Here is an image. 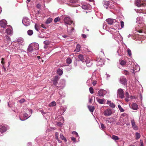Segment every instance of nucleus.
<instances>
[{
	"mask_svg": "<svg viewBox=\"0 0 146 146\" xmlns=\"http://www.w3.org/2000/svg\"><path fill=\"white\" fill-rule=\"evenodd\" d=\"M33 48L32 45L31 44L29 46L27 50V52L29 56H33L37 54L36 52H35Z\"/></svg>",
	"mask_w": 146,
	"mask_h": 146,
	"instance_id": "obj_1",
	"label": "nucleus"
},
{
	"mask_svg": "<svg viewBox=\"0 0 146 146\" xmlns=\"http://www.w3.org/2000/svg\"><path fill=\"white\" fill-rule=\"evenodd\" d=\"M135 4L138 7L144 6L145 5V1L142 0H136Z\"/></svg>",
	"mask_w": 146,
	"mask_h": 146,
	"instance_id": "obj_2",
	"label": "nucleus"
},
{
	"mask_svg": "<svg viewBox=\"0 0 146 146\" xmlns=\"http://www.w3.org/2000/svg\"><path fill=\"white\" fill-rule=\"evenodd\" d=\"M117 95L120 98L122 99L124 98V92L123 89L119 88L117 91Z\"/></svg>",
	"mask_w": 146,
	"mask_h": 146,
	"instance_id": "obj_3",
	"label": "nucleus"
},
{
	"mask_svg": "<svg viewBox=\"0 0 146 146\" xmlns=\"http://www.w3.org/2000/svg\"><path fill=\"white\" fill-rule=\"evenodd\" d=\"M120 82L124 85H127V82L126 79L124 77H121L119 79Z\"/></svg>",
	"mask_w": 146,
	"mask_h": 146,
	"instance_id": "obj_4",
	"label": "nucleus"
},
{
	"mask_svg": "<svg viewBox=\"0 0 146 146\" xmlns=\"http://www.w3.org/2000/svg\"><path fill=\"white\" fill-rule=\"evenodd\" d=\"M112 113L111 110L110 109H108L104 111V114L105 116H109Z\"/></svg>",
	"mask_w": 146,
	"mask_h": 146,
	"instance_id": "obj_5",
	"label": "nucleus"
},
{
	"mask_svg": "<svg viewBox=\"0 0 146 146\" xmlns=\"http://www.w3.org/2000/svg\"><path fill=\"white\" fill-rule=\"evenodd\" d=\"M64 21L66 24L70 25L72 23V22L70 18L68 17H65L64 19Z\"/></svg>",
	"mask_w": 146,
	"mask_h": 146,
	"instance_id": "obj_6",
	"label": "nucleus"
},
{
	"mask_svg": "<svg viewBox=\"0 0 146 146\" xmlns=\"http://www.w3.org/2000/svg\"><path fill=\"white\" fill-rule=\"evenodd\" d=\"M7 25V22L5 20H2L0 21V26L3 28H5Z\"/></svg>",
	"mask_w": 146,
	"mask_h": 146,
	"instance_id": "obj_7",
	"label": "nucleus"
},
{
	"mask_svg": "<svg viewBox=\"0 0 146 146\" xmlns=\"http://www.w3.org/2000/svg\"><path fill=\"white\" fill-rule=\"evenodd\" d=\"M132 127L135 130H137L138 129V127L135 125V123L134 119H132L131 121Z\"/></svg>",
	"mask_w": 146,
	"mask_h": 146,
	"instance_id": "obj_8",
	"label": "nucleus"
},
{
	"mask_svg": "<svg viewBox=\"0 0 146 146\" xmlns=\"http://www.w3.org/2000/svg\"><path fill=\"white\" fill-rule=\"evenodd\" d=\"M106 21L108 23V24L111 25L114 22H116V20L113 19H108L106 20Z\"/></svg>",
	"mask_w": 146,
	"mask_h": 146,
	"instance_id": "obj_9",
	"label": "nucleus"
},
{
	"mask_svg": "<svg viewBox=\"0 0 146 146\" xmlns=\"http://www.w3.org/2000/svg\"><path fill=\"white\" fill-rule=\"evenodd\" d=\"M60 78V77L57 76H55L53 80V83L54 85L56 86L57 85L58 82V80Z\"/></svg>",
	"mask_w": 146,
	"mask_h": 146,
	"instance_id": "obj_10",
	"label": "nucleus"
},
{
	"mask_svg": "<svg viewBox=\"0 0 146 146\" xmlns=\"http://www.w3.org/2000/svg\"><path fill=\"white\" fill-rule=\"evenodd\" d=\"M107 104L109 105L112 108H114L115 107V105L114 103L110 101H107Z\"/></svg>",
	"mask_w": 146,
	"mask_h": 146,
	"instance_id": "obj_11",
	"label": "nucleus"
},
{
	"mask_svg": "<svg viewBox=\"0 0 146 146\" xmlns=\"http://www.w3.org/2000/svg\"><path fill=\"white\" fill-rule=\"evenodd\" d=\"M32 46L34 48V49L35 50H38L39 48V45L37 43H34V44H32Z\"/></svg>",
	"mask_w": 146,
	"mask_h": 146,
	"instance_id": "obj_12",
	"label": "nucleus"
},
{
	"mask_svg": "<svg viewBox=\"0 0 146 146\" xmlns=\"http://www.w3.org/2000/svg\"><path fill=\"white\" fill-rule=\"evenodd\" d=\"M104 90L103 89H100L98 91L97 94V96H104Z\"/></svg>",
	"mask_w": 146,
	"mask_h": 146,
	"instance_id": "obj_13",
	"label": "nucleus"
},
{
	"mask_svg": "<svg viewBox=\"0 0 146 146\" xmlns=\"http://www.w3.org/2000/svg\"><path fill=\"white\" fill-rule=\"evenodd\" d=\"M132 108L134 110H137L138 108V106L136 103H133L132 104Z\"/></svg>",
	"mask_w": 146,
	"mask_h": 146,
	"instance_id": "obj_14",
	"label": "nucleus"
},
{
	"mask_svg": "<svg viewBox=\"0 0 146 146\" xmlns=\"http://www.w3.org/2000/svg\"><path fill=\"white\" fill-rule=\"evenodd\" d=\"M125 96H126V98L125 99V101L127 102H128L129 101V95L128 92H125Z\"/></svg>",
	"mask_w": 146,
	"mask_h": 146,
	"instance_id": "obj_15",
	"label": "nucleus"
},
{
	"mask_svg": "<svg viewBox=\"0 0 146 146\" xmlns=\"http://www.w3.org/2000/svg\"><path fill=\"white\" fill-rule=\"evenodd\" d=\"M78 58L82 62H84V57L81 54H79L78 55Z\"/></svg>",
	"mask_w": 146,
	"mask_h": 146,
	"instance_id": "obj_16",
	"label": "nucleus"
},
{
	"mask_svg": "<svg viewBox=\"0 0 146 146\" xmlns=\"http://www.w3.org/2000/svg\"><path fill=\"white\" fill-rule=\"evenodd\" d=\"M52 21V18H51L50 17L48 18L47 19V20L45 22V23L47 24H50Z\"/></svg>",
	"mask_w": 146,
	"mask_h": 146,
	"instance_id": "obj_17",
	"label": "nucleus"
},
{
	"mask_svg": "<svg viewBox=\"0 0 146 146\" xmlns=\"http://www.w3.org/2000/svg\"><path fill=\"white\" fill-rule=\"evenodd\" d=\"M80 45L79 44H77L76 46V48L75 50H74V51H76V52H78L80 51Z\"/></svg>",
	"mask_w": 146,
	"mask_h": 146,
	"instance_id": "obj_18",
	"label": "nucleus"
},
{
	"mask_svg": "<svg viewBox=\"0 0 146 146\" xmlns=\"http://www.w3.org/2000/svg\"><path fill=\"white\" fill-rule=\"evenodd\" d=\"M88 108L89 110L91 112H93L94 110V107L93 106H88Z\"/></svg>",
	"mask_w": 146,
	"mask_h": 146,
	"instance_id": "obj_19",
	"label": "nucleus"
},
{
	"mask_svg": "<svg viewBox=\"0 0 146 146\" xmlns=\"http://www.w3.org/2000/svg\"><path fill=\"white\" fill-rule=\"evenodd\" d=\"M57 73L60 76L62 75L63 73V71L60 69H58L57 71Z\"/></svg>",
	"mask_w": 146,
	"mask_h": 146,
	"instance_id": "obj_20",
	"label": "nucleus"
},
{
	"mask_svg": "<svg viewBox=\"0 0 146 146\" xmlns=\"http://www.w3.org/2000/svg\"><path fill=\"white\" fill-rule=\"evenodd\" d=\"M111 138L112 139L115 141L119 139V138L118 136L114 135H112Z\"/></svg>",
	"mask_w": 146,
	"mask_h": 146,
	"instance_id": "obj_21",
	"label": "nucleus"
},
{
	"mask_svg": "<svg viewBox=\"0 0 146 146\" xmlns=\"http://www.w3.org/2000/svg\"><path fill=\"white\" fill-rule=\"evenodd\" d=\"M96 99L97 100V101L100 104H103L104 102V100H103L100 99H98L97 98H96Z\"/></svg>",
	"mask_w": 146,
	"mask_h": 146,
	"instance_id": "obj_22",
	"label": "nucleus"
},
{
	"mask_svg": "<svg viewBox=\"0 0 146 146\" xmlns=\"http://www.w3.org/2000/svg\"><path fill=\"white\" fill-rule=\"evenodd\" d=\"M135 136L136 138H135L137 139H139L141 135L138 132L136 133H135Z\"/></svg>",
	"mask_w": 146,
	"mask_h": 146,
	"instance_id": "obj_23",
	"label": "nucleus"
},
{
	"mask_svg": "<svg viewBox=\"0 0 146 146\" xmlns=\"http://www.w3.org/2000/svg\"><path fill=\"white\" fill-rule=\"evenodd\" d=\"M33 33V31L31 30H29L27 31L28 34L29 36L32 35Z\"/></svg>",
	"mask_w": 146,
	"mask_h": 146,
	"instance_id": "obj_24",
	"label": "nucleus"
},
{
	"mask_svg": "<svg viewBox=\"0 0 146 146\" xmlns=\"http://www.w3.org/2000/svg\"><path fill=\"white\" fill-rule=\"evenodd\" d=\"M17 42L19 43L20 44H22L24 42V40L22 39H18L17 40Z\"/></svg>",
	"mask_w": 146,
	"mask_h": 146,
	"instance_id": "obj_25",
	"label": "nucleus"
},
{
	"mask_svg": "<svg viewBox=\"0 0 146 146\" xmlns=\"http://www.w3.org/2000/svg\"><path fill=\"white\" fill-rule=\"evenodd\" d=\"M56 105V103L54 101L52 102L51 103L49 104L50 107L54 106Z\"/></svg>",
	"mask_w": 146,
	"mask_h": 146,
	"instance_id": "obj_26",
	"label": "nucleus"
},
{
	"mask_svg": "<svg viewBox=\"0 0 146 146\" xmlns=\"http://www.w3.org/2000/svg\"><path fill=\"white\" fill-rule=\"evenodd\" d=\"M103 61V60L101 59H98L97 60V61L98 62V64H99V65H102V62Z\"/></svg>",
	"mask_w": 146,
	"mask_h": 146,
	"instance_id": "obj_27",
	"label": "nucleus"
},
{
	"mask_svg": "<svg viewBox=\"0 0 146 146\" xmlns=\"http://www.w3.org/2000/svg\"><path fill=\"white\" fill-rule=\"evenodd\" d=\"M122 73L125 75L129 74V72L127 70H124L122 71Z\"/></svg>",
	"mask_w": 146,
	"mask_h": 146,
	"instance_id": "obj_28",
	"label": "nucleus"
},
{
	"mask_svg": "<svg viewBox=\"0 0 146 146\" xmlns=\"http://www.w3.org/2000/svg\"><path fill=\"white\" fill-rule=\"evenodd\" d=\"M72 62V60L70 58H68L67 59L66 63L68 64H70Z\"/></svg>",
	"mask_w": 146,
	"mask_h": 146,
	"instance_id": "obj_29",
	"label": "nucleus"
},
{
	"mask_svg": "<svg viewBox=\"0 0 146 146\" xmlns=\"http://www.w3.org/2000/svg\"><path fill=\"white\" fill-rule=\"evenodd\" d=\"M118 106L121 112H122L124 111V110L121 108L120 105H118Z\"/></svg>",
	"mask_w": 146,
	"mask_h": 146,
	"instance_id": "obj_30",
	"label": "nucleus"
},
{
	"mask_svg": "<svg viewBox=\"0 0 146 146\" xmlns=\"http://www.w3.org/2000/svg\"><path fill=\"white\" fill-rule=\"evenodd\" d=\"M60 138L64 140V141H66V138L62 135L60 134Z\"/></svg>",
	"mask_w": 146,
	"mask_h": 146,
	"instance_id": "obj_31",
	"label": "nucleus"
},
{
	"mask_svg": "<svg viewBox=\"0 0 146 146\" xmlns=\"http://www.w3.org/2000/svg\"><path fill=\"white\" fill-rule=\"evenodd\" d=\"M78 1V0H69V1L71 3H76Z\"/></svg>",
	"mask_w": 146,
	"mask_h": 146,
	"instance_id": "obj_32",
	"label": "nucleus"
},
{
	"mask_svg": "<svg viewBox=\"0 0 146 146\" xmlns=\"http://www.w3.org/2000/svg\"><path fill=\"white\" fill-rule=\"evenodd\" d=\"M113 119L112 118H107V121H108L109 122L111 123L113 122Z\"/></svg>",
	"mask_w": 146,
	"mask_h": 146,
	"instance_id": "obj_33",
	"label": "nucleus"
},
{
	"mask_svg": "<svg viewBox=\"0 0 146 146\" xmlns=\"http://www.w3.org/2000/svg\"><path fill=\"white\" fill-rule=\"evenodd\" d=\"M11 30L7 29H6V32L8 35H10L11 33Z\"/></svg>",
	"mask_w": 146,
	"mask_h": 146,
	"instance_id": "obj_34",
	"label": "nucleus"
},
{
	"mask_svg": "<svg viewBox=\"0 0 146 146\" xmlns=\"http://www.w3.org/2000/svg\"><path fill=\"white\" fill-rule=\"evenodd\" d=\"M60 20V19L59 17H57L55 19H54V22L55 23H56L58 21H59Z\"/></svg>",
	"mask_w": 146,
	"mask_h": 146,
	"instance_id": "obj_35",
	"label": "nucleus"
},
{
	"mask_svg": "<svg viewBox=\"0 0 146 146\" xmlns=\"http://www.w3.org/2000/svg\"><path fill=\"white\" fill-rule=\"evenodd\" d=\"M35 29L37 31H38L39 28L38 25L37 24H36L35 26Z\"/></svg>",
	"mask_w": 146,
	"mask_h": 146,
	"instance_id": "obj_36",
	"label": "nucleus"
},
{
	"mask_svg": "<svg viewBox=\"0 0 146 146\" xmlns=\"http://www.w3.org/2000/svg\"><path fill=\"white\" fill-rule=\"evenodd\" d=\"M126 63V62L123 60H122L120 62V64L121 65H125Z\"/></svg>",
	"mask_w": 146,
	"mask_h": 146,
	"instance_id": "obj_37",
	"label": "nucleus"
},
{
	"mask_svg": "<svg viewBox=\"0 0 146 146\" xmlns=\"http://www.w3.org/2000/svg\"><path fill=\"white\" fill-rule=\"evenodd\" d=\"M44 43L46 45H47L49 44L50 42L48 40H45L44 42Z\"/></svg>",
	"mask_w": 146,
	"mask_h": 146,
	"instance_id": "obj_38",
	"label": "nucleus"
},
{
	"mask_svg": "<svg viewBox=\"0 0 146 146\" xmlns=\"http://www.w3.org/2000/svg\"><path fill=\"white\" fill-rule=\"evenodd\" d=\"M89 90L90 93L91 94H93L94 93L93 89L92 87H90L89 88Z\"/></svg>",
	"mask_w": 146,
	"mask_h": 146,
	"instance_id": "obj_39",
	"label": "nucleus"
},
{
	"mask_svg": "<svg viewBox=\"0 0 146 146\" xmlns=\"http://www.w3.org/2000/svg\"><path fill=\"white\" fill-rule=\"evenodd\" d=\"M87 6L86 5H83L82 6V8L84 9H86L87 8Z\"/></svg>",
	"mask_w": 146,
	"mask_h": 146,
	"instance_id": "obj_40",
	"label": "nucleus"
},
{
	"mask_svg": "<svg viewBox=\"0 0 146 146\" xmlns=\"http://www.w3.org/2000/svg\"><path fill=\"white\" fill-rule=\"evenodd\" d=\"M25 99L23 98V99H22L20 100H19V102L21 104V103H23V102H25Z\"/></svg>",
	"mask_w": 146,
	"mask_h": 146,
	"instance_id": "obj_41",
	"label": "nucleus"
},
{
	"mask_svg": "<svg viewBox=\"0 0 146 146\" xmlns=\"http://www.w3.org/2000/svg\"><path fill=\"white\" fill-rule=\"evenodd\" d=\"M127 52L129 56H130L131 55V51L130 49H128L127 50Z\"/></svg>",
	"mask_w": 146,
	"mask_h": 146,
	"instance_id": "obj_42",
	"label": "nucleus"
},
{
	"mask_svg": "<svg viewBox=\"0 0 146 146\" xmlns=\"http://www.w3.org/2000/svg\"><path fill=\"white\" fill-rule=\"evenodd\" d=\"M121 28H123L124 26V22L122 21H121Z\"/></svg>",
	"mask_w": 146,
	"mask_h": 146,
	"instance_id": "obj_43",
	"label": "nucleus"
},
{
	"mask_svg": "<svg viewBox=\"0 0 146 146\" xmlns=\"http://www.w3.org/2000/svg\"><path fill=\"white\" fill-rule=\"evenodd\" d=\"M136 11L138 13H143V10L141 9L139 10L137 9V10H136Z\"/></svg>",
	"mask_w": 146,
	"mask_h": 146,
	"instance_id": "obj_44",
	"label": "nucleus"
},
{
	"mask_svg": "<svg viewBox=\"0 0 146 146\" xmlns=\"http://www.w3.org/2000/svg\"><path fill=\"white\" fill-rule=\"evenodd\" d=\"M58 133L57 132L55 133V137H56V139L57 140H58Z\"/></svg>",
	"mask_w": 146,
	"mask_h": 146,
	"instance_id": "obj_45",
	"label": "nucleus"
},
{
	"mask_svg": "<svg viewBox=\"0 0 146 146\" xmlns=\"http://www.w3.org/2000/svg\"><path fill=\"white\" fill-rule=\"evenodd\" d=\"M101 127L102 129H104V128H105V127L104 126V124L103 123H101Z\"/></svg>",
	"mask_w": 146,
	"mask_h": 146,
	"instance_id": "obj_46",
	"label": "nucleus"
},
{
	"mask_svg": "<svg viewBox=\"0 0 146 146\" xmlns=\"http://www.w3.org/2000/svg\"><path fill=\"white\" fill-rule=\"evenodd\" d=\"M4 59L3 58H1V63L3 65L4 64L5 62L4 61Z\"/></svg>",
	"mask_w": 146,
	"mask_h": 146,
	"instance_id": "obj_47",
	"label": "nucleus"
},
{
	"mask_svg": "<svg viewBox=\"0 0 146 146\" xmlns=\"http://www.w3.org/2000/svg\"><path fill=\"white\" fill-rule=\"evenodd\" d=\"M104 5L107 6H108L109 5V2L108 1L105 2Z\"/></svg>",
	"mask_w": 146,
	"mask_h": 146,
	"instance_id": "obj_48",
	"label": "nucleus"
},
{
	"mask_svg": "<svg viewBox=\"0 0 146 146\" xmlns=\"http://www.w3.org/2000/svg\"><path fill=\"white\" fill-rule=\"evenodd\" d=\"M82 36L84 38H86V35L84 34H82Z\"/></svg>",
	"mask_w": 146,
	"mask_h": 146,
	"instance_id": "obj_49",
	"label": "nucleus"
},
{
	"mask_svg": "<svg viewBox=\"0 0 146 146\" xmlns=\"http://www.w3.org/2000/svg\"><path fill=\"white\" fill-rule=\"evenodd\" d=\"M40 5L39 4H38L36 5V7L37 8L39 9L40 8Z\"/></svg>",
	"mask_w": 146,
	"mask_h": 146,
	"instance_id": "obj_50",
	"label": "nucleus"
},
{
	"mask_svg": "<svg viewBox=\"0 0 146 146\" xmlns=\"http://www.w3.org/2000/svg\"><path fill=\"white\" fill-rule=\"evenodd\" d=\"M71 139L72 140L74 141H75L76 140V139L74 137H72L71 138Z\"/></svg>",
	"mask_w": 146,
	"mask_h": 146,
	"instance_id": "obj_51",
	"label": "nucleus"
},
{
	"mask_svg": "<svg viewBox=\"0 0 146 146\" xmlns=\"http://www.w3.org/2000/svg\"><path fill=\"white\" fill-rule=\"evenodd\" d=\"M96 84V81H94L92 83V84L93 86H95Z\"/></svg>",
	"mask_w": 146,
	"mask_h": 146,
	"instance_id": "obj_52",
	"label": "nucleus"
},
{
	"mask_svg": "<svg viewBox=\"0 0 146 146\" xmlns=\"http://www.w3.org/2000/svg\"><path fill=\"white\" fill-rule=\"evenodd\" d=\"M137 31L140 33H142V30L141 29L138 30V31Z\"/></svg>",
	"mask_w": 146,
	"mask_h": 146,
	"instance_id": "obj_53",
	"label": "nucleus"
},
{
	"mask_svg": "<svg viewBox=\"0 0 146 146\" xmlns=\"http://www.w3.org/2000/svg\"><path fill=\"white\" fill-rule=\"evenodd\" d=\"M6 38L8 40H10L11 39L10 38H9V37L8 36H6Z\"/></svg>",
	"mask_w": 146,
	"mask_h": 146,
	"instance_id": "obj_54",
	"label": "nucleus"
},
{
	"mask_svg": "<svg viewBox=\"0 0 146 146\" xmlns=\"http://www.w3.org/2000/svg\"><path fill=\"white\" fill-rule=\"evenodd\" d=\"M72 134H75V135H78V133L76 132L75 131H73L72 132Z\"/></svg>",
	"mask_w": 146,
	"mask_h": 146,
	"instance_id": "obj_55",
	"label": "nucleus"
},
{
	"mask_svg": "<svg viewBox=\"0 0 146 146\" xmlns=\"http://www.w3.org/2000/svg\"><path fill=\"white\" fill-rule=\"evenodd\" d=\"M92 98H90L89 100V102L91 103L92 102Z\"/></svg>",
	"mask_w": 146,
	"mask_h": 146,
	"instance_id": "obj_56",
	"label": "nucleus"
},
{
	"mask_svg": "<svg viewBox=\"0 0 146 146\" xmlns=\"http://www.w3.org/2000/svg\"><path fill=\"white\" fill-rule=\"evenodd\" d=\"M131 72L132 73H134V70L133 69H131Z\"/></svg>",
	"mask_w": 146,
	"mask_h": 146,
	"instance_id": "obj_57",
	"label": "nucleus"
},
{
	"mask_svg": "<svg viewBox=\"0 0 146 146\" xmlns=\"http://www.w3.org/2000/svg\"><path fill=\"white\" fill-rule=\"evenodd\" d=\"M89 63H86V65H87V66H90L91 65V64H89Z\"/></svg>",
	"mask_w": 146,
	"mask_h": 146,
	"instance_id": "obj_58",
	"label": "nucleus"
},
{
	"mask_svg": "<svg viewBox=\"0 0 146 146\" xmlns=\"http://www.w3.org/2000/svg\"><path fill=\"white\" fill-rule=\"evenodd\" d=\"M41 27L43 28H46V27H45V26L44 25V24H42L41 25Z\"/></svg>",
	"mask_w": 146,
	"mask_h": 146,
	"instance_id": "obj_59",
	"label": "nucleus"
},
{
	"mask_svg": "<svg viewBox=\"0 0 146 146\" xmlns=\"http://www.w3.org/2000/svg\"><path fill=\"white\" fill-rule=\"evenodd\" d=\"M40 111L41 112V113L43 114H45V113L44 111L43 110H40Z\"/></svg>",
	"mask_w": 146,
	"mask_h": 146,
	"instance_id": "obj_60",
	"label": "nucleus"
},
{
	"mask_svg": "<svg viewBox=\"0 0 146 146\" xmlns=\"http://www.w3.org/2000/svg\"><path fill=\"white\" fill-rule=\"evenodd\" d=\"M143 146V142H141V146Z\"/></svg>",
	"mask_w": 146,
	"mask_h": 146,
	"instance_id": "obj_61",
	"label": "nucleus"
},
{
	"mask_svg": "<svg viewBox=\"0 0 146 146\" xmlns=\"http://www.w3.org/2000/svg\"><path fill=\"white\" fill-rule=\"evenodd\" d=\"M63 37L64 38H66L68 37V36L66 35H64L63 36Z\"/></svg>",
	"mask_w": 146,
	"mask_h": 146,
	"instance_id": "obj_62",
	"label": "nucleus"
},
{
	"mask_svg": "<svg viewBox=\"0 0 146 146\" xmlns=\"http://www.w3.org/2000/svg\"><path fill=\"white\" fill-rule=\"evenodd\" d=\"M44 48L46 49L47 48V45H46L44 46Z\"/></svg>",
	"mask_w": 146,
	"mask_h": 146,
	"instance_id": "obj_63",
	"label": "nucleus"
},
{
	"mask_svg": "<svg viewBox=\"0 0 146 146\" xmlns=\"http://www.w3.org/2000/svg\"><path fill=\"white\" fill-rule=\"evenodd\" d=\"M74 30V28L73 27H72L71 29V31H73Z\"/></svg>",
	"mask_w": 146,
	"mask_h": 146,
	"instance_id": "obj_64",
	"label": "nucleus"
}]
</instances>
